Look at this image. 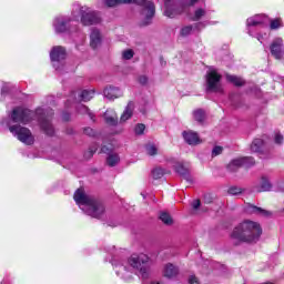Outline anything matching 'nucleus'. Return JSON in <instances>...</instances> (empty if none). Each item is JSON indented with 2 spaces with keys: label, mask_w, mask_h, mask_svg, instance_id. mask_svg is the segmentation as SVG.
<instances>
[{
  "label": "nucleus",
  "mask_w": 284,
  "mask_h": 284,
  "mask_svg": "<svg viewBox=\"0 0 284 284\" xmlns=\"http://www.w3.org/2000/svg\"><path fill=\"white\" fill-rule=\"evenodd\" d=\"M52 116L54 111L50 108H38L36 111H30L23 106L14 108L8 118L1 120V125H7L13 136H17L18 141L24 143V145H32L34 143V136L30 129L22 125H28L33 119H37L40 123V128L48 136L54 134V125H52Z\"/></svg>",
  "instance_id": "1"
},
{
  "label": "nucleus",
  "mask_w": 284,
  "mask_h": 284,
  "mask_svg": "<svg viewBox=\"0 0 284 284\" xmlns=\"http://www.w3.org/2000/svg\"><path fill=\"white\" fill-rule=\"evenodd\" d=\"M113 270L122 281H132L134 274L143 281L150 278V256L146 254H132L129 258L112 260Z\"/></svg>",
  "instance_id": "2"
},
{
  "label": "nucleus",
  "mask_w": 284,
  "mask_h": 284,
  "mask_svg": "<svg viewBox=\"0 0 284 284\" xmlns=\"http://www.w3.org/2000/svg\"><path fill=\"white\" fill-rule=\"evenodd\" d=\"M262 234L263 229H261V224L245 220L233 230L231 240L233 245H241V243H256Z\"/></svg>",
  "instance_id": "3"
},
{
  "label": "nucleus",
  "mask_w": 284,
  "mask_h": 284,
  "mask_svg": "<svg viewBox=\"0 0 284 284\" xmlns=\"http://www.w3.org/2000/svg\"><path fill=\"white\" fill-rule=\"evenodd\" d=\"M73 199L80 210L88 216H92V219H101L103 216L105 206L97 199L85 194L83 189H78L74 192Z\"/></svg>",
  "instance_id": "4"
},
{
  "label": "nucleus",
  "mask_w": 284,
  "mask_h": 284,
  "mask_svg": "<svg viewBox=\"0 0 284 284\" xmlns=\"http://www.w3.org/2000/svg\"><path fill=\"white\" fill-rule=\"evenodd\" d=\"M119 3H136L138 6H142L141 17L143 19L144 26H149L154 19V14L156 12V8L154 7V2L148 0H98V8H116Z\"/></svg>",
  "instance_id": "5"
},
{
  "label": "nucleus",
  "mask_w": 284,
  "mask_h": 284,
  "mask_svg": "<svg viewBox=\"0 0 284 284\" xmlns=\"http://www.w3.org/2000/svg\"><path fill=\"white\" fill-rule=\"evenodd\" d=\"M71 17L73 21H79L82 26H97L101 23V14L94 9L88 6H81V3L75 2L72 6Z\"/></svg>",
  "instance_id": "6"
},
{
  "label": "nucleus",
  "mask_w": 284,
  "mask_h": 284,
  "mask_svg": "<svg viewBox=\"0 0 284 284\" xmlns=\"http://www.w3.org/2000/svg\"><path fill=\"white\" fill-rule=\"evenodd\" d=\"M267 21H270V18L265 13H258L247 18L246 20L247 34H250V37H255V39H257L260 43H263V41H265V38L263 37V34L256 31V28H258V26H266Z\"/></svg>",
  "instance_id": "7"
},
{
  "label": "nucleus",
  "mask_w": 284,
  "mask_h": 284,
  "mask_svg": "<svg viewBox=\"0 0 284 284\" xmlns=\"http://www.w3.org/2000/svg\"><path fill=\"white\" fill-rule=\"evenodd\" d=\"M65 48L61 45L53 47L50 51L51 63L59 74H63L65 70V62H63L65 61Z\"/></svg>",
  "instance_id": "8"
},
{
  "label": "nucleus",
  "mask_w": 284,
  "mask_h": 284,
  "mask_svg": "<svg viewBox=\"0 0 284 284\" xmlns=\"http://www.w3.org/2000/svg\"><path fill=\"white\" fill-rule=\"evenodd\" d=\"M185 3L183 0H165L163 7V14L168 17V19H176L180 14L185 12Z\"/></svg>",
  "instance_id": "9"
},
{
  "label": "nucleus",
  "mask_w": 284,
  "mask_h": 284,
  "mask_svg": "<svg viewBox=\"0 0 284 284\" xmlns=\"http://www.w3.org/2000/svg\"><path fill=\"white\" fill-rule=\"evenodd\" d=\"M72 21H74V19H72V16H57L55 18H53L52 28L55 34H71V32H74L72 26H70Z\"/></svg>",
  "instance_id": "10"
},
{
  "label": "nucleus",
  "mask_w": 284,
  "mask_h": 284,
  "mask_svg": "<svg viewBox=\"0 0 284 284\" xmlns=\"http://www.w3.org/2000/svg\"><path fill=\"white\" fill-rule=\"evenodd\" d=\"M206 90L207 92H223L221 75L216 69H210L206 73Z\"/></svg>",
  "instance_id": "11"
},
{
  "label": "nucleus",
  "mask_w": 284,
  "mask_h": 284,
  "mask_svg": "<svg viewBox=\"0 0 284 284\" xmlns=\"http://www.w3.org/2000/svg\"><path fill=\"white\" fill-rule=\"evenodd\" d=\"M251 165H254L253 158H237L227 164V170L229 172H236L240 168H251Z\"/></svg>",
  "instance_id": "12"
},
{
  "label": "nucleus",
  "mask_w": 284,
  "mask_h": 284,
  "mask_svg": "<svg viewBox=\"0 0 284 284\" xmlns=\"http://www.w3.org/2000/svg\"><path fill=\"white\" fill-rule=\"evenodd\" d=\"M205 17H210V9L207 4H205V0H201L199 4H195L191 19L192 21H201V19H205Z\"/></svg>",
  "instance_id": "13"
},
{
  "label": "nucleus",
  "mask_w": 284,
  "mask_h": 284,
  "mask_svg": "<svg viewBox=\"0 0 284 284\" xmlns=\"http://www.w3.org/2000/svg\"><path fill=\"white\" fill-rule=\"evenodd\" d=\"M271 54L274 59H281L284 54V44L282 38H275L270 45Z\"/></svg>",
  "instance_id": "14"
},
{
  "label": "nucleus",
  "mask_w": 284,
  "mask_h": 284,
  "mask_svg": "<svg viewBox=\"0 0 284 284\" xmlns=\"http://www.w3.org/2000/svg\"><path fill=\"white\" fill-rule=\"evenodd\" d=\"M113 151H114V146L112 144H109V146L103 145L101 149V152H103L104 154H109L106 159V163L108 165H110V168H114V165H116L119 161H121V158H119V154L112 153Z\"/></svg>",
  "instance_id": "15"
},
{
  "label": "nucleus",
  "mask_w": 284,
  "mask_h": 284,
  "mask_svg": "<svg viewBox=\"0 0 284 284\" xmlns=\"http://www.w3.org/2000/svg\"><path fill=\"white\" fill-rule=\"evenodd\" d=\"M205 26H207V23L197 22L194 26L182 27L180 30V37H190L192 32H201V30H204Z\"/></svg>",
  "instance_id": "16"
},
{
  "label": "nucleus",
  "mask_w": 284,
  "mask_h": 284,
  "mask_svg": "<svg viewBox=\"0 0 284 284\" xmlns=\"http://www.w3.org/2000/svg\"><path fill=\"white\" fill-rule=\"evenodd\" d=\"M182 136L189 145H199V143H201V138H199V133L194 131H183Z\"/></svg>",
  "instance_id": "17"
},
{
  "label": "nucleus",
  "mask_w": 284,
  "mask_h": 284,
  "mask_svg": "<svg viewBox=\"0 0 284 284\" xmlns=\"http://www.w3.org/2000/svg\"><path fill=\"white\" fill-rule=\"evenodd\" d=\"M105 99L114 100L119 99V97H123V91L116 87H106L103 91Z\"/></svg>",
  "instance_id": "18"
},
{
  "label": "nucleus",
  "mask_w": 284,
  "mask_h": 284,
  "mask_svg": "<svg viewBox=\"0 0 284 284\" xmlns=\"http://www.w3.org/2000/svg\"><path fill=\"white\" fill-rule=\"evenodd\" d=\"M102 37L101 31L99 29H92L90 34V45L93 50H97L99 45H101Z\"/></svg>",
  "instance_id": "19"
},
{
  "label": "nucleus",
  "mask_w": 284,
  "mask_h": 284,
  "mask_svg": "<svg viewBox=\"0 0 284 284\" xmlns=\"http://www.w3.org/2000/svg\"><path fill=\"white\" fill-rule=\"evenodd\" d=\"M173 168L175 172H178V174L185 179V181H192V178L190 176V171L181 162H175L173 164Z\"/></svg>",
  "instance_id": "20"
},
{
  "label": "nucleus",
  "mask_w": 284,
  "mask_h": 284,
  "mask_svg": "<svg viewBox=\"0 0 284 284\" xmlns=\"http://www.w3.org/2000/svg\"><path fill=\"white\" fill-rule=\"evenodd\" d=\"M164 276L166 278H176V276H179V266H175L172 263H168L164 266Z\"/></svg>",
  "instance_id": "21"
},
{
  "label": "nucleus",
  "mask_w": 284,
  "mask_h": 284,
  "mask_svg": "<svg viewBox=\"0 0 284 284\" xmlns=\"http://www.w3.org/2000/svg\"><path fill=\"white\" fill-rule=\"evenodd\" d=\"M104 120L108 125H116L119 123V116L116 112L112 109H108L104 113Z\"/></svg>",
  "instance_id": "22"
},
{
  "label": "nucleus",
  "mask_w": 284,
  "mask_h": 284,
  "mask_svg": "<svg viewBox=\"0 0 284 284\" xmlns=\"http://www.w3.org/2000/svg\"><path fill=\"white\" fill-rule=\"evenodd\" d=\"M133 112H134V102H129L120 118V122L125 123V121H129V119H132Z\"/></svg>",
  "instance_id": "23"
},
{
  "label": "nucleus",
  "mask_w": 284,
  "mask_h": 284,
  "mask_svg": "<svg viewBox=\"0 0 284 284\" xmlns=\"http://www.w3.org/2000/svg\"><path fill=\"white\" fill-rule=\"evenodd\" d=\"M246 212L248 214H260L261 216H267V214H270V212L263 210L262 207H258V206H254L252 204H250L247 207H246Z\"/></svg>",
  "instance_id": "24"
},
{
  "label": "nucleus",
  "mask_w": 284,
  "mask_h": 284,
  "mask_svg": "<svg viewBox=\"0 0 284 284\" xmlns=\"http://www.w3.org/2000/svg\"><path fill=\"white\" fill-rule=\"evenodd\" d=\"M263 148H265V142L262 139L253 140L251 144L252 152H263Z\"/></svg>",
  "instance_id": "25"
},
{
  "label": "nucleus",
  "mask_w": 284,
  "mask_h": 284,
  "mask_svg": "<svg viewBox=\"0 0 284 284\" xmlns=\"http://www.w3.org/2000/svg\"><path fill=\"white\" fill-rule=\"evenodd\" d=\"M270 23V30H281L283 28V19L275 18L267 21Z\"/></svg>",
  "instance_id": "26"
},
{
  "label": "nucleus",
  "mask_w": 284,
  "mask_h": 284,
  "mask_svg": "<svg viewBox=\"0 0 284 284\" xmlns=\"http://www.w3.org/2000/svg\"><path fill=\"white\" fill-rule=\"evenodd\" d=\"M270 190H272V183L267 178H262L257 192H270Z\"/></svg>",
  "instance_id": "27"
},
{
  "label": "nucleus",
  "mask_w": 284,
  "mask_h": 284,
  "mask_svg": "<svg viewBox=\"0 0 284 284\" xmlns=\"http://www.w3.org/2000/svg\"><path fill=\"white\" fill-rule=\"evenodd\" d=\"M226 80L230 83H233V85H236L237 88H241V85L245 84V80H243L242 78H239L236 75H226Z\"/></svg>",
  "instance_id": "28"
},
{
  "label": "nucleus",
  "mask_w": 284,
  "mask_h": 284,
  "mask_svg": "<svg viewBox=\"0 0 284 284\" xmlns=\"http://www.w3.org/2000/svg\"><path fill=\"white\" fill-rule=\"evenodd\" d=\"M94 98V91L93 90H83L80 93L81 101L88 102L91 101Z\"/></svg>",
  "instance_id": "29"
},
{
  "label": "nucleus",
  "mask_w": 284,
  "mask_h": 284,
  "mask_svg": "<svg viewBox=\"0 0 284 284\" xmlns=\"http://www.w3.org/2000/svg\"><path fill=\"white\" fill-rule=\"evenodd\" d=\"M78 112H80V114H88V116H90L91 121H94V113H92V111H90V109H88V106H85L83 104H79Z\"/></svg>",
  "instance_id": "30"
},
{
  "label": "nucleus",
  "mask_w": 284,
  "mask_h": 284,
  "mask_svg": "<svg viewBox=\"0 0 284 284\" xmlns=\"http://www.w3.org/2000/svg\"><path fill=\"white\" fill-rule=\"evenodd\" d=\"M193 118L197 121V123H203L205 121V111L199 109L193 112Z\"/></svg>",
  "instance_id": "31"
},
{
  "label": "nucleus",
  "mask_w": 284,
  "mask_h": 284,
  "mask_svg": "<svg viewBox=\"0 0 284 284\" xmlns=\"http://www.w3.org/2000/svg\"><path fill=\"white\" fill-rule=\"evenodd\" d=\"M160 220L162 221V223H164V225H172V223H174L172 216L169 215L168 212L160 213Z\"/></svg>",
  "instance_id": "32"
},
{
  "label": "nucleus",
  "mask_w": 284,
  "mask_h": 284,
  "mask_svg": "<svg viewBox=\"0 0 284 284\" xmlns=\"http://www.w3.org/2000/svg\"><path fill=\"white\" fill-rule=\"evenodd\" d=\"M152 176L153 179L156 181L159 179H163V176H165V170L161 169V168H155L152 171Z\"/></svg>",
  "instance_id": "33"
},
{
  "label": "nucleus",
  "mask_w": 284,
  "mask_h": 284,
  "mask_svg": "<svg viewBox=\"0 0 284 284\" xmlns=\"http://www.w3.org/2000/svg\"><path fill=\"white\" fill-rule=\"evenodd\" d=\"M10 90H12V84L8 82H2L1 97H6V94L10 93Z\"/></svg>",
  "instance_id": "34"
},
{
  "label": "nucleus",
  "mask_w": 284,
  "mask_h": 284,
  "mask_svg": "<svg viewBox=\"0 0 284 284\" xmlns=\"http://www.w3.org/2000/svg\"><path fill=\"white\" fill-rule=\"evenodd\" d=\"M146 150V154H149V156H154L156 155V152H159V149H156V145L154 144H148L145 146Z\"/></svg>",
  "instance_id": "35"
},
{
  "label": "nucleus",
  "mask_w": 284,
  "mask_h": 284,
  "mask_svg": "<svg viewBox=\"0 0 284 284\" xmlns=\"http://www.w3.org/2000/svg\"><path fill=\"white\" fill-rule=\"evenodd\" d=\"M241 192H243V190L237 186H232L229 189V194H231V196H239V194H241Z\"/></svg>",
  "instance_id": "36"
},
{
  "label": "nucleus",
  "mask_w": 284,
  "mask_h": 284,
  "mask_svg": "<svg viewBox=\"0 0 284 284\" xmlns=\"http://www.w3.org/2000/svg\"><path fill=\"white\" fill-rule=\"evenodd\" d=\"M132 57H134V51L130 49L122 52V59H124L125 61H130Z\"/></svg>",
  "instance_id": "37"
},
{
  "label": "nucleus",
  "mask_w": 284,
  "mask_h": 284,
  "mask_svg": "<svg viewBox=\"0 0 284 284\" xmlns=\"http://www.w3.org/2000/svg\"><path fill=\"white\" fill-rule=\"evenodd\" d=\"M135 134H143L145 132V124H138L134 129Z\"/></svg>",
  "instance_id": "38"
},
{
  "label": "nucleus",
  "mask_w": 284,
  "mask_h": 284,
  "mask_svg": "<svg viewBox=\"0 0 284 284\" xmlns=\"http://www.w3.org/2000/svg\"><path fill=\"white\" fill-rule=\"evenodd\" d=\"M274 143L276 145H281V143H283V135L281 133H275L274 134Z\"/></svg>",
  "instance_id": "39"
},
{
  "label": "nucleus",
  "mask_w": 284,
  "mask_h": 284,
  "mask_svg": "<svg viewBox=\"0 0 284 284\" xmlns=\"http://www.w3.org/2000/svg\"><path fill=\"white\" fill-rule=\"evenodd\" d=\"M222 153H223V146H215L212 150V156H219V154H222Z\"/></svg>",
  "instance_id": "40"
},
{
  "label": "nucleus",
  "mask_w": 284,
  "mask_h": 284,
  "mask_svg": "<svg viewBox=\"0 0 284 284\" xmlns=\"http://www.w3.org/2000/svg\"><path fill=\"white\" fill-rule=\"evenodd\" d=\"M189 284H201V283L199 282V278H196V276L191 275L189 277Z\"/></svg>",
  "instance_id": "41"
},
{
  "label": "nucleus",
  "mask_w": 284,
  "mask_h": 284,
  "mask_svg": "<svg viewBox=\"0 0 284 284\" xmlns=\"http://www.w3.org/2000/svg\"><path fill=\"white\" fill-rule=\"evenodd\" d=\"M193 210H199L201 207V201L194 200L192 203Z\"/></svg>",
  "instance_id": "42"
},
{
  "label": "nucleus",
  "mask_w": 284,
  "mask_h": 284,
  "mask_svg": "<svg viewBox=\"0 0 284 284\" xmlns=\"http://www.w3.org/2000/svg\"><path fill=\"white\" fill-rule=\"evenodd\" d=\"M139 83H141V85H145V83H148V77L141 75L139 78Z\"/></svg>",
  "instance_id": "43"
},
{
  "label": "nucleus",
  "mask_w": 284,
  "mask_h": 284,
  "mask_svg": "<svg viewBox=\"0 0 284 284\" xmlns=\"http://www.w3.org/2000/svg\"><path fill=\"white\" fill-rule=\"evenodd\" d=\"M93 132H94V129H92V128L84 129V134H89V136H92Z\"/></svg>",
  "instance_id": "44"
},
{
  "label": "nucleus",
  "mask_w": 284,
  "mask_h": 284,
  "mask_svg": "<svg viewBox=\"0 0 284 284\" xmlns=\"http://www.w3.org/2000/svg\"><path fill=\"white\" fill-rule=\"evenodd\" d=\"M62 119H63V121H70V114L63 113Z\"/></svg>",
  "instance_id": "45"
},
{
  "label": "nucleus",
  "mask_w": 284,
  "mask_h": 284,
  "mask_svg": "<svg viewBox=\"0 0 284 284\" xmlns=\"http://www.w3.org/2000/svg\"><path fill=\"white\" fill-rule=\"evenodd\" d=\"M0 284H8V282H6V281H2Z\"/></svg>",
  "instance_id": "46"
}]
</instances>
